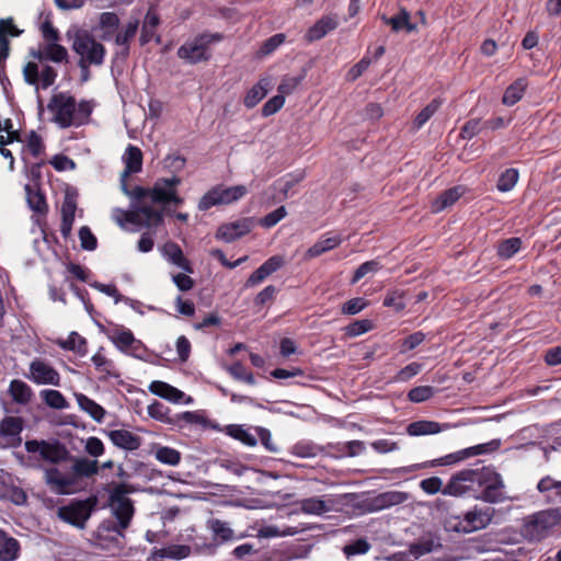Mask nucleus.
<instances>
[{
	"mask_svg": "<svg viewBox=\"0 0 561 561\" xmlns=\"http://www.w3.org/2000/svg\"><path fill=\"white\" fill-rule=\"evenodd\" d=\"M181 184V179L176 175L172 178L158 179L151 188L135 186L131 191L123 185L124 192L133 198L131 209L121 210L122 218L118 222L123 226L124 221L137 227L156 228L163 222L162 210L148 204L168 205L173 203L179 206L183 204V198L178 195L176 187Z\"/></svg>",
	"mask_w": 561,
	"mask_h": 561,
	"instance_id": "obj_1",
	"label": "nucleus"
},
{
	"mask_svg": "<svg viewBox=\"0 0 561 561\" xmlns=\"http://www.w3.org/2000/svg\"><path fill=\"white\" fill-rule=\"evenodd\" d=\"M69 468L48 467L44 469V479L47 485L57 494H69L79 479L91 478L99 473L98 460L89 458L72 459Z\"/></svg>",
	"mask_w": 561,
	"mask_h": 561,
	"instance_id": "obj_2",
	"label": "nucleus"
},
{
	"mask_svg": "<svg viewBox=\"0 0 561 561\" xmlns=\"http://www.w3.org/2000/svg\"><path fill=\"white\" fill-rule=\"evenodd\" d=\"M561 507H550L529 514L522 519L520 535L528 542L547 539L560 525Z\"/></svg>",
	"mask_w": 561,
	"mask_h": 561,
	"instance_id": "obj_3",
	"label": "nucleus"
},
{
	"mask_svg": "<svg viewBox=\"0 0 561 561\" xmlns=\"http://www.w3.org/2000/svg\"><path fill=\"white\" fill-rule=\"evenodd\" d=\"M477 500L490 504L503 503L510 499L502 476L490 467L477 469Z\"/></svg>",
	"mask_w": 561,
	"mask_h": 561,
	"instance_id": "obj_4",
	"label": "nucleus"
},
{
	"mask_svg": "<svg viewBox=\"0 0 561 561\" xmlns=\"http://www.w3.org/2000/svg\"><path fill=\"white\" fill-rule=\"evenodd\" d=\"M72 49L80 56L78 66L82 71H88L89 66H101L104 62L106 49L94 36L84 30L75 33Z\"/></svg>",
	"mask_w": 561,
	"mask_h": 561,
	"instance_id": "obj_5",
	"label": "nucleus"
},
{
	"mask_svg": "<svg viewBox=\"0 0 561 561\" xmlns=\"http://www.w3.org/2000/svg\"><path fill=\"white\" fill-rule=\"evenodd\" d=\"M221 39L220 33L199 34L179 47L178 57L191 65L208 61L211 58L210 45Z\"/></svg>",
	"mask_w": 561,
	"mask_h": 561,
	"instance_id": "obj_6",
	"label": "nucleus"
},
{
	"mask_svg": "<svg viewBox=\"0 0 561 561\" xmlns=\"http://www.w3.org/2000/svg\"><path fill=\"white\" fill-rule=\"evenodd\" d=\"M129 492H131V489L128 484L118 483L113 486L108 495L110 505L113 507L114 516L118 522L113 530L119 535L129 527L135 514L133 501L126 496Z\"/></svg>",
	"mask_w": 561,
	"mask_h": 561,
	"instance_id": "obj_7",
	"label": "nucleus"
},
{
	"mask_svg": "<svg viewBox=\"0 0 561 561\" xmlns=\"http://www.w3.org/2000/svg\"><path fill=\"white\" fill-rule=\"evenodd\" d=\"M24 446L27 453H38L43 461L55 465L54 467L65 468L62 465L73 459L67 447L59 440L30 439Z\"/></svg>",
	"mask_w": 561,
	"mask_h": 561,
	"instance_id": "obj_8",
	"label": "nucleus"
},
{
	"mask_svg": "<svg viewBox=\"0 0 561 561\" xmlns=\"http://www.w3.org/2000/svg\"><path fill=\"white\" fill-rule=\"evenodd\" d=\"M248 194L244 185L225 186L218 184L208 190L198 202V209L206 211L214 206L229 205L240 201Z\"/></svg>",
	"mask_w": 561,
	"mask_h": 561,
	"instance_id": "obj_9",
	"label": "nucleus"
},
{
	"mask_svg": "<svg viewBox=\"0 0 561 561\" xmlns=\"http://www.w3.org/2000/svg\"><path fill=\"white\" fill-rule=\"evenodd\" d=\"M477 469H463L453 474L442 494L454 497H473L477 500Z\"/></svg>",
	"mask_w": 561,
	"mask_h": 561,
	"instance_id": "obj_10",
	"label": "nucleus"
},
{
	"mask_svg": "<svg viewBox=\"0 0 561 561\" xmlns=\"http://www.w3.org/2000/svg\"><path fill=\"white\" fill-rule=\"evenodd\" d=\"M48 110L54 113V121L61 128L73 126L76 99L64 92L54 94L47 105Z\"/></svg>",
	"mask_w": 561,
	"mask_h": 561,
	"instance_id": "obj_11",
	"label": "nucleus"
},
{
	"mask_svg": "<svg viewBox=\"0 0 561 561\" xmlns=\"http://www.w3.org/2000/svg\"><path fill=\"white\" fill-rule=\"evenodd\" d=\"M24 421L20 416H4L0 421V448H18L22 444Z\"/></svg>",
	"mask_w": 561,
	"mask_h": 561,
	"instance_id": "obj_12",
	"label": "nucleus"
},
{
	"mask_svg": "<svg viewBox=\"0 0 561 561\" xmlns=\"http://www.w3.org/2000/svg\"><path fill=\"white\" fill-rule=\"evenodd\" d=\"M95 500L76 501L58 510V516L64 522L83 528L89 519Z\"/></svg>",
	"mask_w": 561,
	"mask_h": 561,
	"instance_id": "obj_13",
	"label": "nucleus"
},
{
	"mask_svg": "<svg viewBox=\"0 0 561 561\" xmlns=\"http://www.w3.org/2000/svg\"><path fill=\"white\" fill-rule=\"evenodd\" d=\"M500 447V440L493 439L485 444L471 446L459 451L448 454L433 461L432 466H449L468 459L473 456L484 455L496 450Z\"/></svg>",
	"mask_w": 561,
	"mask_h": 561,
	"instance_id": "obj_14",
	"label": "nucleus"
},
{
	"mask_svg": "<svg viewBox=\"0 0 561 561\" xmlns=\"http://www.w3.org/2000/svg\"><path fill=\"white\" fill-rule=\"evenodd\" d=\"M495 510L490 506L478 507L477 505L465 513L463 519L459 523V530L472 533L485 528L494 516Z\"/></svg>",
	"mask_w": 561,
	"mask_h": 561,
	"instance_id": "obj_15",
	"label": "nucleus"
},
{
	"mask_svg": "<svg viewBox=\"0 0 561 561\" xmlns=\"http://www.w3.org/2000/svg\"><path fill=\"white\" fill-rule=\"evenodd\" d=\"M254 227V219L251 217L240 218L236 221L222 224L216 232V238L227 243L233 242L248 233Z\"/></svg>",
	"mask_w": 561,
	"mask_h": 561,
	"instance_id": "obj_16",
	"label": "nucleus"
},
{
	"mask_svg": "<svg viewBox=\"0 0 561 561\" xmlns=\"http://www.w3.org/2000/svg\"><path fill=\"white\" fill-rule=\"evenodd\" d=\"M26 378L32 380L36 385H60L59 373L46 362L35 358L30 364V374Z\"/></svg>",
	"mask_w": 561,
	"mask_h": 561,
	"instance_id": "obj_17",
	"label": "nucleus"
},
{
	"mask_svg": "<svg viewBox=\"0 0 561 561\" xmlns=\"http://www.w3.org/2000/svg\"><path fill=\"white\" fill-rule=\"evenodd\" d=\"M285 264L282 255H273L267 259L259 268H256L247 279L245 287H253L261 284L273 273L277 272Z\"/></svg>",
	"mask_w": 561,
	"mask_h": 561,
	"instance_id": "obj_18",
	"label": "nucleus"
},
{
	"mask_svg": "<svg viewBox=\"0 0 561 561\" xmlns=\"http://www.w3.org/2000/svg\"><path fill=\"white\" fill-rule=\"evenodd\" d=\"M285 264L282 255H273L267 259L259 268H256L247 279L245 287H253L261 284L273 273L277 272Z\"/></svg>",
	"mask_w": 561,
	"mask_h": 561,
	"instance_id": "obj_19",
	"label": "nucleus"
},
{
	"mask_svg": "<svg viewBox=\"0 0 561 561\" xmlns=\"http://www.w3.org/2000/svg\"><path fill=\"white\" fill-rule=\"evenodd\" d=\"M107 436L116 447L127 451L137 450L142 443L140 436L127 430H112L107 432Z\"/></svg>",
	"mask_w": 561,
	"mask_h": 561,
	"instance_id": "obj_20",
	"label": "nucleus"
},
{
	"mask_svg": "<svg viewBox=\"0 0 561 561\" xmlns=\"http://www.w3.org/2000/svg\"><path fill=\"white\" fill-rule=\"evenodd\" d=\"M107 337L122 352H127L134 344H140L134 336V333L122 325H115L107 332Z\"/></svg>",
	"mask_w": 561,
	"mask_h": 561,
	"instance_id": "obj_21",
	"label": "nucleus"
},
{
	"mask_svg": "<svg viewBox=\"0 0 561 561\" xmlns=\"http://www.w3.org/2000/svg\"><path fill=\"white\" fill-rule=\"evenodd\" d=\"M26 202L28 207L39 217L45 218L48 214V204L44 192L39 187L26 184L25 187Z\"/></svg>",
	"mask_w": 561,
	"mask_h": 561,
	"instance_id": "obj_22",
	"label": "nucleus"
},
{
	"mask_svg": "<svg viewBox=\"0 0 561 561\" xmlns=\"http://www.w3.org/2000/svg\"><path fill=\"white\" fill-rule=\"evenodd\" d=\"M467 187L463 185H456L439 194V196L432 204L433 213H440L444 209L453 206L460 197L465 195Z\"/></svg>",
	"mask_w": 561,
	"mask_h": 561,
	"instance_id": "obj_23",
	"label": "nucleus"
},
{
	"mask_svg": "<svg viewBox=\"0 0 561 561\" xmlns=\"http://www.w3.org/2000/svg\"><path fill=\"white\" fill-rule=\"evenodd\" d=\"M138 26L139 22L137 20L129 21L124 30L118 32L115 36V44L122 47V50L117 51L116 55L121 56L123 59L129 56L130 42L136 36Z\"/></svg>",
	"mask_w": 561,
	"mask_h": 561,
	"instance_id": "obj_24",
	"label": "nucleus"
},
{
	"mask_svg": "<svg viewBox=\"0 0 561 561\" xmlns=\"http://www.w3.org/2000/svg\"><path fill=\"white\" fill-rule=\"evenodd\" d=\"M339 25L337 19L333 15H324L318 20L307 32V39L314 42L323 38L329 32Z\"/></svg>",
	"mask_w": 561,
	"mask_h": 561,
	"instance_id": "obj_25",
	"label": "nucleus"
},
{
	"mask_svg": "<svg viewBox=\"0 0 561 561\" xmlns=\"http://www.w3.org/2000/svg\"><path fill=\"white\" fill-rule=\"evenodd\" d=\"M8 393L12 401L20 405L28 404L34 396L32 388L25 381L20 379H13L10 381Z\"/></svg>",
	"mask_w": 561,
	"mask_h": 561,
	"instance_id": "obj_26",
	"label": "nucleus"
},
{
	"mask_svg": "<svg viewBox=\"0 0 561 561\" xmlns=\"http://www.w3.org/2000/svg\"><path fill=\"white\" fill-rule=\"evenodd\" d=\"M20 549L19 540L0 529V560L14 561L19 557Z\"/></svg>",
	"mask_w": 561,
	"mask_h": 561,
	"instance_id": "obj_27",
	"label": "nucleus"
},
{
	"mask_svg": "<svg viewBox=\"0 0 561 561\" xmlns=\"http://www.w3.org/2000/svg\"><path fill=\"white\" fill-rule=\"evenodd\" d=\"M271 89V79L261 78L245 94L243 104L247 108L255 107Z\"/></svg>",
	"mask_w": 561,
	"mask_h": 561,
	"instance_id": "obj_28",
	"label": "nucleus"
},
{
	"mask_svg": "<svg viewBox=\"0 0 561 561\" xmlns=\"http://www.w3.org/2000/svg\"><path fill=\"white\" fill-rule=\"evenodd\" d=\"M142 158V152L138 147L128 145L124 154L125 169L122 174L123 180L133 173L141 171Z\"/></svg>",
	"mask_w": 561,
	"mask_h": 561,
	"instance_id": "obj_29",
	"label": "nucleus"
},
{
	"mask_svg": "<svg viewBox=\"0 0 561 561\" xmlns=\"http://www.w3.org/2000/svg\"><path fill=\"white\" fill-rule=\"evenodd\" d=\"M305 176L306 175L304 171H296L287 173L286 175L276 180L273 183V188L277 190L280 194L278 201L288 198L290 190L299 184L305 179Z\"/></svg>",
	"mask_w": 561,
	"mask_h": 561,
	"instance_id": "obj_30",
	"label": "nucleus"
},
{
	"mask_svg": "<svg viewBox=\"0 0 561 561\" xmlns=\"http://www.w3.org/2000/svg\"><path fill=\"white\" fill-rule=\"evenodd\" d=\"M207 528L213 534V540L215 545L224 543L233 540L234 531L229 527L228 523L218 519L210 518L207 520Z\"/></svg>",
	"mask_w": 561,
	"mask_h": 561,
	"instance_id": "obj_31",
	"label": "nucleus"
},
{
	"mask_svg": "<svg viewBox=\"0 0 561 561\" xmlns=\"http://www.w3.org/2000/svg\"><path fill=\"white\" fill-rule=\"evenodd\" d=\"M447 427V424H440L435 421L420 420L410 423L407 427V432L411 436H423L440 433Z\"/></svg>",
	"mask_w": 561,
	"mask_h": 561,
	"instance_id": "obj_32",
	"label": "nucleus"
},
{
	"mask_svg": "<svg viewBox=\"0 0 561 561\" xmlns=\"http://www.w3.org/2000/svg\"><path fill=\"white\" fill-rule=\"evenodd\" d=\"M149 390L168 401H171L173 403H179L184 397V392L179 390L178 388L169 385L168 382L161 381V380H154L149 385Z\"/></svg>",
	"mask_w": 561,
	"mask_h": 561,
	"instance_id": "obj_33",
	"label": "nucleus"
},
{
	"mask_svg": "<svg viewBox=\"0 0 561 561\" xmlns=\"http://www.w3.org/2000/svg\"><path fill=\"white\" fill-rule=\"evenodd\" d=\"M439 548H442L439 539L434 538L433 536H427L422 537L417 541L411 543L409 547V552L415 559H419L420 557L431 553Z\"/></svg>",
	"mask_w": 561,
	"mask_h": 561,
	"instance_id": "obj_34",
	"label": "nucleus"
},
{
	"mask_svg": "<svg viewBox=\"0 0 561 561\" xmlns=\"http://www.w3.org/2000/svg\"><path fill=\"white\" fill-rule=\"evenodd\" d=\"M78 405L82 411L88 413L94 421L102 422L105 416V410L94 400L83 393L76 394Z\"/></svg>",
	"mask_w": 561,
	"mask_h": 561,
	"instance_id": "obj_35",
	"label": "nucleus"
},
{
	"mask_svg": "<svg viewBox=\"0 0 561 561\" xmlns=\"http://www.w3.org/2000/svg\"><path fill=\"white\" fill-rule=\"evenodd\" d=\"M381 20L385 24L390 25L393 32L405 30L408 33H411L416 30V25L410 22V13L405 9H401L399 14L392 18L382 15Z\"/></svg>",
	"mask_w": 561,
	"mask_h": 561,
	"instance_id": "obj_36",
	"label": "nucleus"
},
{
	"mask_svg": "<svg viewBox=\"0 0 561 561\" xmlns=\"http://www.w3.org/2000/svg\"><path fill=\"white\" fill-rule=\"evenodd\" d=\"M527 88V80L525 78H518L512 84H510L502 98L503 104L507 106L515 105L522 100Z\"/></svg>",
	"mask_w": 561,
	"mask_h": 561,
	"instance_id": "obj_37",
	"label": "nucleus"
},
{
	"mask_svg": "<svg viewBox=\"0 0 561 561\" xmlns=\"http://www.w3.org/2000/svg\"><path fill=\"white\" fill-rule=\"evenodd\" d=\"M191 554V547L186 545H171L165 548L156 549L152 552L153 559L182 560Z\"/></svg>",
	"mask_w": 561,
	"mask_h": 561,
	"instance_id": "obj_38",
	"label": "nucleus"
},
{
	"mask_svg": "<svg viewBox=\"0 0 561 561\" xmlns=\"http://www.w3.org/2000/svg\"><path fill=\"white\" fill-rule=\"evenodd\" d=\"M160 24V18L159 15L152 11L151 9L147 12L142 26H141V34H140V45H146L150 41L153 39L156 36V28Z\"/></svg>",
	"mask_w": 561,
	"mask_h": 561,
	"instance_id": "obj_39",
	"label": "nucleus"
},
{
	"mask_svg": "<svg viewBox=\"0 0 561 561\" xmlns=\"http://www.w3.org/2000/svg\"><path fill=\"white\" fill-rule=\"evenodd\" d=\"M324 447L310 440H299L293 445L290 453L299 458H314L323 454Z\"/></svg>",
	"mask_w": 561,
	"mask_h": 561,
	"instance_id": "obj_40",
	"label": "nucleus"
},
{
	"mask_svg": "<svg viewBox=\"0 0 561 561\" xmlns=\"http://www.w3.org/2000/svg\"><path fill=\"white\" fill-rule=\"evenodd\" d=\"M523 241L518 237L502 240L496 245V255L501 260H510L522 249Z\"/></svg>",
	"mask_w": 561,
	"mask_h": 561,
	"instance_id": "obj_41",
	"label": "nucleus"
},
{
	"mask_svg": "<svg viewBox=\"0 0 561 561\" xmlns=\"http://www.w3.org/2000/svg\"><path fill=\"white\" fill-rule=\"evenodd\" d=\"M443 102L440 99H433L414 118L412 123V130H420L439 110Z\"/></svg>",
	"mask_w": 561,
	"mask_h": 561,
	"instance_id": "obj_42",
	"label": "nucleus"
},
{
	"mask_svg": "<svg viewBox=\"0 0 561 561\" xmlns=\"http://www.w3.org/2000/svg\"><path fill=\"white\" fill-rule=\"evenodd\" d=\"M60 347L66 351L75 352L80 356H84L88 353V342L77 332H71L67 340L59 343Z\"/></svg>",
	"mask_w": 561,
	"mask_h": 561,
	"instance_id": "obj_43",
	"label": "nucleus"
},
{
	"mask_svg": "<svg viewBox=\"0 0 561 561\" xmlns=\"http://www.w3.org/2000/svg\"><path fill=\"white\" fill-rule=\"evenodd\" d=\"M39 394L45 404H47L49 408L62 410L68 407V401L66 400L65 396L58 390L44 389L41 391Z\"/></svg>",
	"mask_w": 561,
	"mask_h": 561,
	"instance_id": "obj_44",
	"label": "nucleus"
},
{
	"mask_svg": "<svg viewBox=\"0 0 561 561\" xmlns=\"http://www.w3.org/2000/svg\"><path fill=\"white\" fill-rule=\"evenodd\" d=\"M519 179V172L515 168H510L503 171L497 180L496 188L500 192H510L514 188V186L517 184Z\"/></svg>",
	"mask_w": 561,
	"mask_h": 561,
	"instance_id": "obj_45",
	"label": "nucleus"
},
{
	"mask_svg": "<svg viewBox=\"0 0 561 561\" xmlns=\"http://www.w3.org/2000/svg\"><path fill=\"white\" fill-rule=\"evenodd\" d=\"M304 528L298 526L296 527H284L282 529L276 526H264L259 529L257 536L261 538H274V537H284V536H294L299 534Z\"/></svg>",
	"mask_w": 561,
	"mask_h": 561,
	"instance_id": "obj_46",
	"label": "nucleus"
},
{
	"mask_svg": "<svg viewBox=\"0 0 561 561\" xmlns=\"http://www.w3.org/2000/svg\"><path fill=\"white\" fill-rule=\"evenodd\" d=\"M44 46L47 60L56 64L68 62L69 55L65 46L59 43H46Z\"/></svg>",
	"mask_w": 561,
	"mask_h": 561,
	"instance_id": "obj_47",
	"label": "nucleus"
},
{
	"mask_svg": "<svg viewBox=\"0 0 561 561\" xmlns=\"http://www.w3.org/2000/svg\"><path fill=\"white\" fill-rule=\"evenodd\" d=\"M260 550L250 542L242 543L231 551V556L238 561H257Z\"/></svg>",
	"mask_w": 561,
	"mask_h": 561,
	"instance_id": "obj_48",
	"label": "nucleus"
},
{
	"mask_svg": "<svg viewBox=\"0 0 561 561\" xmlns=\"http://www.w3.org/2000/svg\"><path fill=\"white\" fill-rule=\"evenodd\" d=\"M301 511L307 514L321 515L330 511L327 502L320 497H308L300 502Z\"/></svg>",
	"mask_w": 561,
	"mask_h": 561,
	"instance_id": "obj_49",
	"label": "nucleus"
},
{
	"mask_svg": "<svg viewBox=\"0 0 561 561\" xmlns=\"http://www.w3.org/2000/svg\"><path fill=\"white\" fill-rule=\"evenodd\" d=\"M95 369L105 375V377H117L113 360L108 359L101 351L96 352L91 358Z\"/></svg>",
	"mask_w": 561,
	"mask_h": 561,
	"instance_id": "obj_50",
	"label": "nucleus"
},
{
	"mask_svg": "<svg viewBox=\"0 0 561 561\" xmlns=\"http://www.w3.org/2000/svg\"><path fill=\"white\" fill-rule=\"evenodd\" d=\"M164 253L169 256L172 263L178 265L179 267L190 271L191 268L188 266V262L185 259L182 249L179 247V244L174 242H168L164 245Z\"/></svg>",
	"mask_w": 561,
	"mask_h": 561,
	"instance_id": "obj_51",
	"label": "nucleus"
},
{
	"mask_svg": "<svg viewBox=\"0 0 561 561\" xmlns=\"http://www.w3.org/2000/svg\"><path fill=\"white\" fill-rule=\"evenodd\" d=\"M93 111V105L90 101L81 100L78 104L76 103L73 126L80 127L85 125L90 121V116Z\"/></svg>",
	"mask_w": 561,
	"mask_h": 561,
	"instance_id": "obj_52",
	"label": "nucleus"
},
{
	"mask_svg": "<svg viewBox=\"0 0 561 561\" xmlns=\"http://www.w3.org/2000/svg\"><path fill=\"white\" fill-rule=\"evenodd\" d=\"M154 457L161 463L169 466H176L181 461V453L168 446L157 448Z\"/></svg>",
	"mask_w": 561,
	"mask_h": 561,
	"instance_id": "obj_53",
	"label": "nucleus"
},
{
	"mask_svg": "<svg viewBox=\"0 0 561 561\" xmlns=\"http://www.w3.org/2000/svg\"><path fill=\"white\" fill-rule=\"evenodd\" d=\"M328 447L330 449H334L339 451L342 456L354 457L360 454L365 449L364 442L362 440H351L347 443H339L336 445L329 444Z\"/></svg>",
	"mask_w": 561,
	"mask_h": 561,
	"instance_id": "obj_54",
	"label": "nucleus"
},
{
	"mask_svg": "<svg viewBox=\"0 0 561 561\" xmlns=\"http://www.w3.org/2000/svg\"><path fill=\"white\" fill-rule=\"evenodd\" d=\"M405 293L400 289L389 290L383 299V306L392 308L397 312H401L405 309L404 302Z\"/></svg>",
	"mask_w": 561,
	"mask_h": 561,
	"instance_id": "obj_55",
	"label": "nucleus"
},
{
	"mask_svg": "<svg viewBox=\"0 0 561 561\" xmlns=\"http://www.w3.org/2000/svg\"><path fill=\"white\" fill-rule=\"evenodd\" d=\"M371 546L366 538H358L343 547V553L347 559L365 554L370 550Z\"/></svg>",
	"mask_w": 561,
	"mask_h": 561,
	"instance_id": "obj_56",
	"label": "nucleus"
},
{
	"mask_svg": "<svg viewBox=\"0 0 561 561\" xmlns=\"http://www.w3.org/2000/svg\"><path fill=\"white\" fill-rule=\"evenodd\" d=\"M227 433L249 447H254L257 444L256 437L244 430L241 425H229L227 427Z\"/></svg>",
	"mask_w": 561,
	"mask_h": 561,
	"instance_id": "obj_57",
	"label": "nucleus"
},
{
	"mask_svg": "<svg viewBox=\"0 0 561 561\" xmlns=\"http://www.w3.org/2000/svg\"><path fill=\"white\" fill-rule=\"evenodd\" d=\"M148 415L157 421L171 424L172 420L169 416L170 409L160 401H153L147 408Z\"/></svg>",
	"mask_w": 561,
	"mask_h": 561,
	"instance_id": "obj_58",
	"label": "nucleus"
},
{
	"mask_svg": "<svg viewBox=\"0 0 561 561\" xmlns=\"http://www.w3.org/2000/svg\"><path fill=\"white\" fill-rule=\"evenodd\" d=\"M4 492L2 494V497L9 500L15 505H24L27 502V495L25 491L16 485L13 484H3Z\"/></svg>",
	"mask_w": 561,
	"mask_h": 561,
	"instance_id": "obj_59",
	"label": "nucleus"
},
{
	"mask_svg": "<svg viewBox=\"0 0 561 561\" xmlns=\"http://www.w3.org/2000/svg\"><path fill=\"white\" fill-rule=\"evenodd\" d=\"M381 268V264L377 260H370L366 261L363 264H360L354 272L351 284L355 285L357 284L364 276H366L369 273H376Z\"/></svg>",
	"mask_w": 561,
	"mask_h": 561,
	"instance_id": "obj_60",
	"label": "nucleus"
},
{
	"mask_svg": "<svg viewBox=\"0 0 561 561\" xmlns=\"http://www.w3.org/2000/svg\"><path fill=\"white\" fill-rule=\"evenodd\" d=\"M373 328H374V324L370 320L363 319V320H355L354 322L346 325L344 330H345V334L347 336L355 337V336L362 335L366 332H369L370 330H373Z\"/></svg>",
	"mask_w": 561,
	"mask_h": 561,
	"instance_id": "obj_61",
	"label": "nucleus"
},
{
	"mask_svg": "<svg viewBox=\"0 0 561 561\" xmlns=\"http://www.w3.org/2000/svg\"><path fill=\"white\" fill-rule=\"evenodd\" d=\"M287 216V210L285 206H279L275 210L268 213L264 217L259 220V225L263 228L270 229L276 226L282 219Z\"/></svg>",
	"mask_w": 561,
	"mask_h": 561,
	"instance_id": "obj_62",
	"label": "nucleus"
},
{
	"mask_svg": "<svg viewBox=\"0 0 561 561\" xmlns=\"http://www.w3.org/2000/svg\"><path fill=\"white\" fill-rule=\"evenodd\" d=\"M26 148L34 158H38L45 152L43 139L35 130H31L27 135Z\"/></svg>",
	"mask_w": 561,
	"mask_h": 561,
	"instance_id": "obj_63",
	"label": "nucleus"
},
{
	"mask_svg": "<svg viewBox=\"0 0 561 561\" xmlns=\"http://www.w3.org/2000/svg\"><path fill=\"white\" fill-rule=\"evenodd\" d=\"M434 393L435 390L432 386H419L408 392V399L411 402L420 403L431 399Z\"/></svg>",
	"mask_w": 561,
	"mask_h": 561,
	"instance_id": "obj_64",
	"label": "nucleus"
}]
</instances>
